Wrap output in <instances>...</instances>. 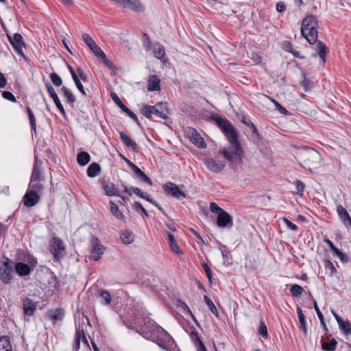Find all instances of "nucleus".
I'll use <instances>...</instances> for the list:
<instances>
[{
  "label": "nucleus",
  "instance_id": "20",
  "mask_svg": "<svg viewBox=\"0 0 351 351\" xmlns=\"http://www.w3.org/2000/svg\"><path fill=\"white\" fill-rule=\"evenodd\" d=\"M64 315V311L61 308L51 309L47 312L48 318L53 321V323L62 320Z\"/></svg>",
  "mask_w": 351,
  "mask_h": 351
},
{
  "label": "nucleus",
  "instance_id": "46",
  "mask_svg": "<svg viewBox=\"0 0 351 351\" xmlns=\"http://www.w3.org/2000/svg\"><path fill=\"white\" fill-rule=\"evenodd\" d=\"M204 301H205L206 304L209 307L210 311L215 315L218 316V311H217L216 306H215V304H213V301L210 300V298L209 297H208L207 295H204Z\"/></svg>",
  "mask_w": 351,
  "mask_h": 351
},
{
  "label": "nucleus",
  "instance_id": "64",
  "mask_svg": "<svg viewBox=\"0 0 351 351\" xmlns=\"http://www.w3.org/2000/svg\"><path fill=\"white\" fill-rule=\"evenodd\" d=\"M55 105L56 106V107L58 108V109L60 111V112L64 115L65 114V110L64 109V107L62 105L60 99H59V97H56L55 98V99L53 100Z\"/></svg>",
  "mask_w": 351,
  "mask_h": 351
},
{
  "label": "nucleus",
  "instance_id": "53",
  "mask_svg": "<svg viewBox=\"0 0 351 351\" xmlns=\"http://www.w3.org/2000/svg\"><path fill=\"white\" fill-rule=\"evenodd\" d=\"M45 86L47 88L48 93L49 94L50 97L53 100L55 99V98L58 97L53 86L49 82H45Z\"/></svg>",
  "mask_w": 351,
  "mask_h": 351
},
{
  "label": "nucleus",
  "instance_id": "38",
  "mask_svg": "<svg viewBox=\"0 0 351 351\" xmlns=\"http://www.w3.org/2000/svg\"><path fill=\"white\" fill-rule=\"evenodd\" d=\"M120 238L123 243L130 244L133 242L134 235L131 231L125 230L121 234Z\"/></svg>",
  "mask_w": 351,
  "mask_h": 351
},
{
  "label": "nucleus",
  "instance_id": "59",
  "mask_svg": "<svg viewBox=\"0 0 351 351\" xmlns=\"http://www.w3.org/2000/svg\"><path fill=\"white\" fill-rule=\"evenodd\" d=\"M134 208L136 210H138V209L143 213V215L145 216V217H148V213L146 211V210L145 209V208L141 205V204L138 202H136L134 204Z\"/></svg>",
  "mask_w": 351,
  "mask_h": 351
},
{
  "label": "nucleus",
  "instance_id": "18",
  "mask_svg": "<svg viewBox=\"0 0 351 351\" xmlns=\"http://www.w3.org/2000/svg\"><path fill=\"white\" fill-rule=\"evenodd\" d=\"M130 167L134 171L136 176L140 178L142 181L152 186L153 184L152 180L143 171H141L135 164L130 162Z\"/></svg>",
  "mask_w": 351,
  "mask_h": 351
},
{
  "label": "nucleus",
  "instance_id": "5",
  "mask_svg": "<svg viewBox=\"0 0 351 351\" xmlns=\"http://www.w3.org/2000/svg\"><path fill=\"white\" fill-rule=\"evenodd\" d=\"M145 314L142 306L138 304L128 308L125 318L131 324L141 325L142 319H145Z\"/></svg>",
  "mask_w": 351,
  "mask_h": 351
},
{
  "label": "nucleus",
  "instance_id": "11",
  "mask_svg": "<svg viewBox=\"0 0 351 351\" xmlns=\"http://www.w3.org/2000/svg\"><path fill=\"white\" fill-rule=\"evenodd\" d=\"M162 189L166 193L171 195L172 197L178 199L185 197L184 193L181 191L176 184L171 182L165 183L163 185Z\"/></svg>",
  "mask_w": 351,
  "mask_h": 351
},
{
  "label": "nucleus",
  "instance_id": "6",
  "mask_svg": "<svg viewBox=\"0 0 351 351\" xmlns=\"http://www.w3.org/2000/svg\"><path fill=\"white\" fill-rule=\"evenodd\" d=\"M90 244V254L89 256V258L90 260L97 261L104 253L105 247L101 244L99 240L95 236L91 237Z\"/></svg>",
  "mask_w": 351,
  "mask_h": 351
},
{
  "label": "nucleus",
  "instance_id": "58",
  "mask_svg": "<svg viewBox=\"0 0 351 351\" xmlns=\"http://www.w3.org/2000/svg\"><path fill=\"white\" fill-rule=\"evenodd\" d=\"M313 306H314V308L316 311V313L318 316V318L321 322V324H324V316L320 311V309L319 308L318 306H317V304L315 301L313 302Z\"/></svg>",
  "mask_w": 351,
  "mask_h": 351
},
{
  "label": "nucleus",
  "instance_id": "48",
  "mask_svg": "<svg viewBox=\"0 0 351 351\" xmlns=\"http://www.w3.org/2000/svg\"><path fill=\"white\" fill-rule=\"evenodd\" d=\"M26 110H27V114H28V117H29V123H30L31 128H32V130L33 131L36 132V119H35V117H34L32 111L31 110V109L29 107H27Z\"/></svg>",
  "mask_w": 351,
  "mask_h": 351
},
{
  "label": "nucleus",
  "instance_id": "19",
  "mask_svg": "<svg viewBox=\"0 0 351 351\" xmlns=\"http://www.w3.org/2000/svg\"><path fill=\"white\" fill-rule=\"evenodd\" d=\"M103 189L105 194L108 196H120V190L113 183L110 182H104L103 183Z\"/></svg>",
  "mask_w": 351,
  "mask_h": 351
},
{
  "label": "nucleus",
  "instance_id": "36",
  "mask_svg": "<svg viewBox=\"0 0 351 351\" xmlns=\"http://www.w3.org/2000/svg\"><path fill=\"white\" fill-rule=\"evenodd\" d=\"M282 49L289 53H291L294 57L301 58L300 52L293 49V45L289 41H284L282 44Z\"/></svg>",
  "mask_w": 351,
  "mask_h": 351
},
{
  "label": "nucleus",
  "instance_id": "25",
  "mask_svg": "<svg viewBox=\"0 0 351 351\" xmlns=\"http://www.w3.org/2000/svg\"><path fill=\"white\" fill-rule=\"evenodd\" d=\"M316 51L323 62L326 61V57L328 52V47L322 41L317 40Z\"/></svg>",
  "mask_w": 351,
  "mask_h": 351
},
{
  "label": "nucleus",
  "instance_id": "41",
  "mask_svg": "<svg viewBox=\"0 0 351 351\" xmlns=\"http://www.w3.org/2000/svg\"><path fill=\"white\" fill-rule=\"evenodd\" d=\"M337 342L335 339H332L330 342L323 341L322 348L326 351H335L337 347Z\"/></svg>",
  "mask_w": 351,
  "mask_h": 351
},
{
  "label": "nucleus",
  "instance_id": "47",
  "mask_svg": "<svg viewBox=\"0 0 351 351\" xmlns=\"http://www.w3.org/2000/svg\"><path fill=\"white\" fill-rule=\"evenodd\" d=\"M337 212L341 220H344L346 217L348 219L350 215L342 205L339 204L337 206Z\"/></svg>",
  "mask_w": 351,
  "mask_h": 351
},
{
  "label": "nucleus",
  "instance_id": "62",
  "mask_svg": "<svg viewBox=\"0 0 351 351\" xmlns=\"http://www.w3.org/2000/svg\"><path fill=\"white\" fill-rule=\"evenodd\" d=\"M2 95H3V97L5 99L10 100L13 102L16 101L15 97L14 96V95L12 93H10L9 91H3L2 93Z\"/></svg>",
  "mask_w": 351,
  "mask_h": 351
},
{
  "label": "nucleus",
  "instance_id": "32",
  "mask_svg": "<svg viewBox=\"0 0 351 351\" xmlns=\"http://www.w3.org/2000/svg\"><path fill=\"white\" fill-rule=\"evenodd\" d=\"M177 306L178 307H180V308H182L185 313L189 314L191 316V317L192 318V319L195 322V323L197 324V321L195 315L191 311L189 306L184 302L182 301L181 300H177Z\"/></svg>",
  "mask_w": 351,
  "mask_h": 351
},
{
  "label": "nucleus",
  "instance_id": "10",
  "mask_svg": "<svg viewBox=\"0 0 351 351\" xmlns=\"http://www.w3.org/2000/svg\"><path fill=\"white\" fill-rule=\"evenodd\" d=\"M10 263V260L6 258L2 266L0 267V279L5 284L10 283L12 278V272L13 267Z\"/></svg>",
  "mask_w": 351,
  "mask_h": 351
},
{
  "label": "nucleus",
  "instance_id": "51",
  "mask_svg": "<svg viewBox=\"0 0 351 351\" xmlns=\"http://www.w3.org/2000/svg\"><path fill=\"white\" fill-rule=\"evenodd\" d=\"M98 61L101 63H104L106 66H108L109 69H114V65L113 64V62L111 61V60H109L106 54L104 53V56H99L98 58H97Z\"/></svg>",
  "mask_w": 351,
  "mask_h": 351
},
{
  "label": "nucleus",
  "instance_id": "39",
  "mask_svg": "<svg viewBox=\"0 0 351 351\" xmlns=\"http://www.w3.org/2000/svg\"><path fill=\"white\" fill-rule=\"evenodd\" d=\"M154 107L147 104H144L141 108V113L147 119H151L154 114Z\"/></svg>",
  "mask_w": 351,
  "mask_h": 351
},
{
  "label": "nucleus",
  "instance_id": "13",
  "mask_svg": "<svg viewBox=\"0 0 351 351\" xmlns=\"http://www.w3.org/2000/svg\"><path fill=\"white\" fill-rule=\"evenodd\" d=\"M217 224L220 228L232 227L233 220L231 215L225 210H221L217 215Z\"/></svg>",
  "mask_w": 351,
  "mask_h": 351
},
{
  "label": "nucleus",
  "instance_id": "52",
  "mask_svg": "<svg viewBox=\"0 0 351 351\" xmlns=\"http://www.w3.org/2000/svg\"><path fill=\"white\" fill-rule=\"evenodd\" d=\"M110 96L113 101L123 111L127 106L123 104L117 95L114 93H111Z\"/></svg>",
  "mask_w": 351,
  "mask_h": 351
},
{
  "label": "nucleus",
  "instance_id": "3",
  "mask_svg": "<svg viewBox=\"0 0 351 351\" xmlns=\"http://www.w3.org/2000/svg\"><path fill=\"white\" fill-rule=\"evenodd\" d=\"M318 24L317 18L313 15L306 16L302 22L301 33L309 44L313 45L317 42L318 37Z\"/></svg>",
  "mask_w": 351,
  "mask_h": 351
},
{
  "label": "nucleus",
  "instance_id": "61",
  "mask_svg": "<svg viewBox=\"0 0 351 351\" xmlns=\"http://www.w3.org/2000/svg\"><path fill=\"white\" fill-rule=\"evenodd\" d=\"M210 210L213 213H217V215L221 212V210H223L222 208H221L216 203L211 202L210 205Z\"/></svg>",
  "mask_w": 351,
  "mask_h": 351
},
{
  "label": "nucleus",
  "instance_id": "63",
  "mask_svg": "<svg viewBox=\"0 0 351 351\" xmlns=\"http://www.w3.org/2000/svg\"><path fill=\"white\" fill-rule=\"evenodd\" d=\"M325 267L326 269H329L330 271L331 275L334 274L337 271V269L335 267L334 265L330 261H327L325 262Z\"/></svg>",
  "mask_w": 351,
  "mask_h": 351
},
{
  "label": "nucleus",
  "instance_id": "55",
  "mask_svg": "<svg viewBox=\"0 0 351 351\" xmlns=\"http://www.w3.org/2000/svg\"><path fill=\"white\" fill-rule=\"evenodd\" d=\"M258 333L264 338H267V328L265 324L261 322L258 328Z\"/></svg>",
  "mask_w": 351,
  "mask_h": 351
},
{
  "label": "nucleus",
  "instance_id": "50",
  "mask_svg": "<svg viewBox=\"0 0 351 351\" xmlns=\"http://www.w3.org/2000/svg\"><path fill=\"white\" fill-rule=\"evenodd\" d=\"M269 99L273 102V104L276 106V110H278L280 113L285 115L288 114L289 112L287 111V110L285 108H284L278 101L271 97H269Z\"/></svg>",
  "mask_w": 351,
  "mask_h": 351
},
{
  "label": "nucleus",
  "instance_id": "24",
  "mask_svg": "<svg viewBox=\"0 0 351 351\" xmlns=\"http://www.w3.org/2000/svg\"><path fill=\"white\" fill-rule=\"evenodd\" d=\"M165 232L167 235L168 240H169V247H170L171 251L176 253L177 254H182V252L180 250V248L179 247V246L178 245V244L176 241V239L174 238V236L171 233H170L167 231H166Z\"/></svg>",
  "mask_w": 351,
  "mask_h": 351
},
{
  "label": "nucleus",
  "instance_id": "17",
  "mask_svg": "<svg viewBox=\"0 0 351 351\" xmlns=\"http://www.w3.org/2000/svg\"><path fill=\"white\" fill-rule=\"evenodd\" d=\"M189 138L191 142L197 146L199 148H204L206 147V144L204 141V139L200 136L199 134H197V131L195 129L191 128L189 132Z\"/></svg>",
  "mask_w": 351,
  "mask_h": 351
},
{
  "label": "nucleus",
  "instance_id": "57",
  "mask_svg": "<svg viewBox=\"0 0 351 351\" xmlns=\"http://www.w3.org/2000/svg\"><path fill=\"white\" fill-rule=\"evenodd\" d=\"M301 84L305 91L310 90L313 87V82L307 80L305 77L304 80L301 82Z\"/></svg>",
  "mask_w": 351,
  "mask_h": 351
},
{
  "label": "nucleus",
  "instance_id": "12",
  "mask_svg": "<svg viewBox=\"0 0 351 351\" xmlns=\"http://www.w3.org/2000/svg\"><path fill=\"white\" fill-rule=\"evenodd\" d=\"M82 38L90 51L94 53V55L98 58L99 56H104V51L101 49V48L96 44L92 37L88 34H84L82 35Z\"/></svg>",
  "mask_w": 351,
  "mask_h": 351
},
{
  "label": "nucleus",
  "instance_id": "34",
  "mask_svg": "<svg viewBox=\"0 0 351 351\" xmlns=\"http://www.w3.org/2000/svg\"><path fill=\"white\" fill-rule=\"evenodd\" d=\"M190 337L194 343H197L199 344V348L197 351H206V347L204 346L203 342L200 340L197 332L195 330H192L190 332Z\"/></svg>",
  "mask_w": 351,
  "mask_h": 351
},
{
  "label": "nucleus",
  "instance_id": "40",
  "mask_svg": "<svg viewBox=\"0 0 351 351\" xmlns=\"http://www.w3.org/2000/svg\"><path fill=\"white\" fill-rule=\"evenodd\" d=\"M99 296L101 298V304L104 305H108L111 302V295L110 293L106 290H101L99 291Z\"/></svg>",
  "mask_w": 351,
  "mask_h": 351
},
{
  "label": "nucleus",
  "instance_id": "2",
  "mask_svg": "<svg viewBox=\"0 0 351 351\" xmlns=\"http://www.w3.org/2000/svg\"><path fill=\"white\" fill-rule=\"evenodd\" d=\"M141 330L145 338L156 343L162 349L171 351L176 348L173 338L154 320L149 319L145 322Z\"/></svg>",
  "mask_w": 351,
  "mask_h": 351
},
{
  "label": "nucleus",
  "instance_id": "42",
  "mask_svg": "<svg viewBox=\"0 0 351 351\" xmlns=\"http://www.w3.org/2000/svg\"><path fill=\"white\" fill-rule=\"evenodd\" d=\"M61 90L66 99L68 103L73 104L75 101V97L73 94L65 86H62Z\"/></svg>",
  "mask_w": 351,
  "mask_h": 351
},
{
  "label": "nucleus",
  "instance_id": "21",
  "mask_svg": "<svg viewBox=\"0 0 351 351\" xmlns=\"http://www.w3.org/2000/svg\"><path fill=\"white\" fill-rule=\"evenodd\" d=\"M325 242L328 244L330 249L333 252L335 256H338L343 263L348 262V258L347 255L340 251L337 247H336L330 240L328 239H325Z\"/></svg>",
  "mask_w": 351,
  "mask_h": 351
},
{
  "label": "nucleus",
  "instance_id": "37",
  "mask_svg": "<svg viewBox=\"0 0 351 351\" xmlns=\"http://www.w3.org/2000/svg\"><path fill=\"white\" fill-rule=\"evenodd\" d=\"M297 313H298L299 322L300 324V327H301L302 330L306 334L307 332L306 319H305V316L302 312V308L299 306L297 307Z\"/></svg>",
  "mask_w": 351,
  "mask_h": 351
},
{
  "label": "nucleus",
  "instance_id": "15",
  "mask_svg": "<svg viewBox=\"0 0 351 351\" xmlns=\"http://www.w3.org/2000/svg\"><path fill=\"white\" fill-rule=\"evenodd\" d=\"M36 304L29 298H25L23 302L24 314L27 316L33 315L36 309Z\"/></svg>",
  "mask_w": 351,
  "mask_h": 351
},
{
  "label": "nucleus",
  "instance_id": "49",
  "mask_svg": "<svg viewBox=\"0 0 351 351\" xmlns=\"http://www.w3.org/2000/svg\"><path fill=\"white\" fill-rule=\"evenodd\" d=\"M49 77L56 86H60L62 85V80L56 73H51Z\"/></svg>",
  "mask_w": 351,
  "mask_h": 351
},
{
  "label": "nucleus",
  "instance_id": "8",
  "mask_svg": "<svg viewBox=\"0 0 351 351\" xmlns=\"http://www.w3.org/2000/svg\"><path fill=\"white\" fill-rule=\"evenodd\" d=\"M7 36L16 53L25 60L26 56L23 51V48L25 47L23 36L19 33H16L13 36L7 33Z\"/></svg>",
  "mask_w": 351,
  "mask_h": 351
},
{
  "label": "nucleus",
  "instance_id": "56",
  "mask_svg": "<svg viewBox=\"0 0 351 351\" xmlns=\"http://www.w3.org/2000/svg\"><path fill=\"white\" fill-rule=\"evenodd\" d=\"M295 186L297 189V193L299 194L300 196H302L303 191L305 188L304 183L299 180H297L295 181Z\"/></svg>",
  "mask_w": 351,
  "mask_h": 351
},
{
  "label": "nucleus",
  "instance_id": "27",
  "mask_svg": "<svg viewBox=\"0 0 351 351\" xmlns=\"http://www.w3.org/2000/svg\"><path fill=\"white\" fill-rule=\"evenodd\" d=\"M160 79L155 75L149 77L148 80V90L154 91L160 90Z\"/></svg>",
  "mask_w": 351,
  "mask_h": 351
},
{
  "label": "nucleus",
  "instance_id": "14",
  "mask_svg": "<svg viewBox=\"0 0 351 351\" xmlns=\"http://www.w3.org/2000/svg\"><path fill=\"white\" fill-rule=\"evenodd\" d=\"M40 199V195L27 190L23 197V202L25 206L32 207L39 202Z\"/></svg>",
  "mask_w": 351,
  "mask_h": 351
},
{
  "label": "nucleus",
  "instance_id": "7",
  "mask_svg": "<svg viewBox=\"0 0 351 351\" xmlns=\"http://www.w3.org/2000/svg\"><path fill=\"white\" fill-rule=\"evenodd\" d=\"M204 163L207 169L215 173L221 172L225 167L226 162L224 160H221L219 156L216 158H206L204 159Z\"/></svg>",
  "mask_w": 351,
  "mask_h": 351
},
{
  "label": "nucleus",
  "instance_id": "45",
  "mask_svg": "<svg viewBox=\"0 0 351 351\" xmlns=\"http://www.w3.org/2000/svg\"><path fill=\"white\" fill-rule=\"evenodd\" d=\"M165 49L162 46L160 45H157L154 46V54L156 58L158 59H161L165 56Z\"/></svg>",
  "mask_w": 351,
  "mask_h": 351
},
{
  "label": "nucleus",
  "instance_id": "43",
  "mask_svg": "<svg viewBox=\"0 0 351 351\" xmlns=\"http://www.w3.org/2000/svg\"><path fill=\"white\" fill-rule=\"evenodd\" d=\"M303 291H304V289L301 286H300L297 284L291 285V287L290 288V293H291V296H293V297H298V296L301 295L302 294Z\"/></svg>",
  "mask_w": 351,
  "mask_h": 351
},
{
  "label": "nucleus",
  "instance_id": "9",
  "mask_svg": "<svg viewBox=\"0 0 351 351\" xmlns=\"http://www.w3.org/2000/svg\"><path fill=\"white\" fill-rule=\"evenodd\" d=\"M49 250L56 260L61 259L64 254V247L62 241L58 237H53L49 245Z\"/></svg>",
  "mask_w": 351,
  "mask_h": 351
},
{
  "label": "nucleus",
  "instance_id": "26",
  "mask_svg": "<svg viewBox=\"0 0 351 351\" xmlns=\"http://www.w3.org/2000/svg\"><path fill=\"white\" fill-rule=\"evenodd\" d=\"M101 170V167L98 163L93 162L87 169V175L90 178H95L100 173Z\"/></svg>",
  "mask_w": 351,
  "mask_h": 351
},
{
  "label": "nucleus",
  "instance_id": "44",
  "mask_svg": "<svg viewBox=\"0 0 351 351\" xmlns=\"http://www.w3.org/2000/svg\"><path fill=\"white\" fill-rule=\"evenodd\" d=\"M339 326L345 335H351V323L349 321H343Z\"/></svg>",
  "mask_w": 351,
  "mask_h": 351
},
{
  "label": "nucleus",
  "instance_id": "1",
  "mask_svg": "<svg viewBox=\"0 0 351 351\" xmlns=\"http://www.w3.org/2000/svg\"><path fill=\"white\" fill-rule=\"evenodd\" d=\"M215 122L229 140V145L219 149V154L231 163L239 165L242 162L243 151L238 141L237 131L231 123L226 119L217 117Z\"/></svg>",
  "mask_w": 351,
  "mask_h": 351
},
{
  "label": "nucleus",
  "instance_id": "33",
  "mask_svg": "<svg viewBox=\"0 0 351 351\" xmlns=\"http://www.w3.org/2000/svg\"><path fill=\"white\" fill-rule=\"evenodd\" d=\"M43 189V186L38 181L30 180V182L29 184V189L27 190H29V191H32L36 194L40 195Z\"/></svg>",
  "mask_w": 351,
  "mask_h": 351
},
{
  "label": "nucleus",
  "instance_id": "16",
  "mask_svg": "<svg viewBox=\"0 0 351 351\" xmlns=\"http://www.w3.org/2000/svg\"><path fill=\"white\" fill-rule=\"evenodd\" d=\"M119 135L124 145L134 152H138V147L137 144L128 135H127L124 132H120Z\"/></svg>",
  "mask_w": 351,
  "mask_h": 351
},
{
  "label": "nucleus",
  "instance_id": "30",
  "mask_svg": "<svg viewBox=\"0 0 351 351\" xmlns=\"http://www.w3.org/2000/svg\"><path fill=\"white\" fill-rule=\"evenodd\" d=\"M82 337L83 341L88 344V341L85 337L84 332L82 330L77 329L75 332V345L74 347L75 350H78L80 346V339Z\"/></svg>",
  "mask_w": 351,
  "mask_h": 351
},
{
  "label": "nucleus",
  "instance_id": "35",
  "mask_svg": "<svg viewBox=\"0 0 351 351\" xmlns=\"http://www.w3.org/2000/svg\"><path fill=\"white\" fill-rule=\"evenodd\" d=\"M110 212L117 219H123L124 215L122 212L119 209L117 205L112 201H110Z\"/></svg>",
  "mask_w": 351,
  "mask_h": 351
},
{
  "label": "nucleus",
  "instance_id": "22",
  "mask_svg": "<svg viewBox=\"0 0 351 351\" xmlns=\"http://www.w3.org/2000/svg\"><path fill=\"white\" fill-rule=\"evenodd\" d=\"M31 270L30 267L26 263L19 262L15 265V271L20 276L29 275Z\"/></svg>",
  "mask_w": 351,
  "mask_h": 351
},
{
  "label": "nucleus",
  "instance_id": "28",
  "mask_svg": "<svg viewBox=\"0 0 351 351\" xmlns=\"http://www.w3.org/2000/svg\"><path fill=\"white\" fill-rule=\"evenodd\" d=\"M167 104L160 103L154 106V114L159 118L166 119L167 116L164 112L163 109L167 108Z\"/></svg>",
  "mask_w": 351,
  "mask_h": 351
},
{
  "label": "nucleus",
  "instance_id": "31",
  "mask_svg": "<svg viewBox=\"0 0 351 351\" xmlns=\"http://www.w3.org/2000/svg\"><path fill=\"white\" fill-rule=\"evenodd\" d=\"M90 160V156L88 152H81L77 155V161L80 166H85Z\"/></svg>",
  "mask_w": 351,
  "mask_h": 351
},
{
  "label": "nucleus",
  "instance_id": "23",
  "mask_svg": "<svg viewBox=\"0 0 351 351\" xmlns=\"http://www.w3.org/2000/svg\"><path fill=\"white\" fill-rule=\"evenodd\" d=\"M123 7L129 8L135 12H141L144 10V6L139 0H126Z\"/></svg>",
  "mask_w": 351,
  "mask_h": 351
},
{
  "label": "nucleus",
  "instance_id": "4",
  "mask_svg": "<svg viewBox=\"0 0 351 351\" xmlns=\"http://www.w3.org/2000/svg\"><path fill=\"white\" fill-rule=\"evenodd\" d=\"M296 155V159L300 165L306 169H310L311 166L319 163L321 159L319 153L310 147L299 149Z\"/></svg>",
  "mask_w": 351,
  "mask_h": 351
},
{
  "label": "nucleus",
  "instance_id": "29",
  "mask_svg": "<svg viewBox=\"0 0 351 351\" xmlns=\"http://www.w3.org/2000/svg\"><path fill=\"white\" fill-rule=\"evenodd\" d=\"M12 348L8 336L0 337V351H12Z\"/></svg>",
  "mask_w": 351,
  "mask_h": 351
},
{
  "label": "nucleus",
  "instance_id": "54",
  "mask_svg": "<svg viewBox=\"0 0 351 351\" xmlns=\"http://www.w3.org/2000/svg\"><path fill=\"white\" fill-rule=\"evenodd\" d=\"M40 178V168L33 167L30 180L39 181Z\"/></svg>",
  "mask_w": 351,
  "mask_h": 351
},
{
  "label": "nucleus",
  "instance_id": "60",
  "mask_svg": "<svg viewBox=\"0 0 351 351\" xmlns=\"http://www.w3.org/2000/svg\"><path fill=\"white\" fill-rule=\"evenodd\" d=\"M73 81L75 82V84L77 88H78V90L80 91V93L83 95H86L85 90H84V86H83L82 84L81 83L79 77L74 79Z\"/></svg>",
  "mask_w": 351,
  "mask_h": 351
}]
</instances>
